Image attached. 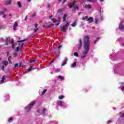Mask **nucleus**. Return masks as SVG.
<instances>
[{
    "instance_id": "1",
    "label": "nucleus",
    "mask_w": 124,
    "mask_h": 124,
    "mask_svg": "<svg viewBox=\"0 0 124 124\" xmlns=\"http://www.w3.org/2000/svg\"><path fill=\"white\" fill-rule=\"evenodd\" d=\"M83 49L81 55V59L82 60L85 59L87 57L89 52H90V37L88 36L84 37V40L83 41Z\"/></svg>"
},
{
    "instance_id": "2",
    "label": "nucleus",
    "mask_w": 124,
    "mask_h": 124,
    "mask_svg": "<svg viewBox=\"0 0 124 124\" xmlns=\"http://www.w3.org/2000/svg\"><path fill=\"white\" fill-rule=\"evenodd\" d=\"M24 41H25V40L17 41L16 44H17L18 46L16 48L15 50L16 52L22 51V48H23V46H24Z\"/></svg>"
},
{
    "instance_id": "3",
    "label": "nucleus",
    "mask_w": 124,
    "mask_h": 124,
    "mask_svg": "<svg viewBox=\"0 0 124 124\" xmlns=\"http://www.w3.org/2000/svg\"><path fill=\"white\" fill-rule=\"evenodd\" d=\"M102 20H103V16H102V14H100L95 18V24H98V23L101 22Z\"/></svg>"
},
{
    "instance_id": "4",
    "label": "nucleus",
    "mask_w": 124,
    "mask_h": 124,
    "mask_svg": "<svg viewBox=\"0 0 124 124\" xmlns=\"http://www.w3.org/2000/svg\"><path fill=\"white\" fill-rule=\"evenodd\" d=\"M57 104L58 106H62L63 108H67V105L65 102H63L62 101L58 100L57 102Z\"/></svg>"
},
{
    "instance_id": "5",
    "label": "nucleus",
    "mask_w": 124,
    "mask_h": 124,
    "mask_svg": "<svg viewBox=\"0 0 124 124\" xmlns=\"http://www.w3.org/2000/svg\"><path fill=\"white\" fill-rule=\"evenodd\" d=\"M35 104V103L34 102L31 103L28 106L25 108V110L26 111V112H30V111H31V109L32 108V106H33V105Z\"/></svg>"
},
{
    "instance_id": "6",
    "label": "nucleus",
    "mask_w": 124,
    "mask_h": 124,
    "mask_svg": "<svg viewBox=\"0 0 124 124\" xmlns=\"http://www.w3.org/2000/svg\"><path fill=\"white\" fill-rule=\"evenodd\" d=\"M119 29L122 31H124V21L123 19L121 20L119 25Z\"/></svg>"
},
{
    "instance_id": "7",
    "label": "nucleus",
    "mask_w": 124,
    "mask_h": 124,
    "mask_svg": "<svg viewBox=\"0 0 124 124\" xmlns=\"http://www.w3.org/2000/svg\"><path fill=\"white\" fill-rule=\"evenodd\" d=\"M75 1H74L73 3H70L69 4L68 6L69 8H72V7L74 8V9H77V10H79V7L77 6H75Z\"/></svg>"
},
{
    "instance_id": "8",
    "label": "nucleus",
    "mask_w": 124,
    "mask_h": 124,
    "mask_svg": "<svg viewBox=\"0 0 124 124\" xmlns=\"http://www.w3.org/2000/svg\"><path fill=\"white\" fill-rule=\"evenodd\" d=\"M46 110L47 109H46V108H43L42 109H38L37 110V112L38 113H40L41 115H43V116H45Z\"/></svg>"
},
{
    "instance_id": "9",
    "label": "nucleus",
    "mask_w": 124,
    "mask_h": 124,
    "mask_svg": "<svg viewBox=\"0 0 124 124\" xmlns=\"http://www.w3.org/2000/svg\"><path fill=\"white\" fill-rule=\"evenodd\" d=\"M69 26V22H67L64 26L61 27V31H63L64 32L66 31V27H68Z\"/></svg>"
},
{
    "instance_id": "10",
    "label": "nucleus",
    "mask_w": 124,
    "mask_h": 124,
    "mask_svg": "<svg viewBox=\"0 0 124 124\" xmlns=\"http://www.w3.org/2000/svg\"><path fill=\"white\" fill-rule=\"evenodd\" d=\"M2 63L3 65L1 66V69L3 71L4 70V66H7L8 65V62L4 61L2 62Z\"/></svg>"
},
{
    "instance_id": "11",
    "label": "nucleus",
    "mask_w": 124,
    "mask_h": 124,
    "mask_svg": "<svg viewBox=\"0 0 124 124\" xmlns=\"http://www.w3.org/2000/svg\"><path fill=\"white\" fill-rule=\"evenodd\" d=\"M12 3V0H8L5 2L4 3V5H5L6 6L7 5H10Z\"/></svg>"
},
{
    "instance_id": "12",
    "label": "nucleus",
    "mask_w": 124,
    "mask_h": 124,
    "mask_svg": "<svg viewBox=\"0 0 124 124\" xmlns=\"http://www.w3.org/2000/svg\"><path fill=\"white\" fill-rule=\"evenodd\" d=\"M17 27H18V22L16 21L15 22L13 25V30L14 31H16Z\"/></svg>"
},
{
    "instance_id": "13",
    "label": "nucleus",
    "mask_w": 124,
    "mask_h": 124,
    "mask_svg": "<svg viewBox=\"0 0 124 124\" xmlns=\"http://www.w3.org/2000/svg\"><path fill=\"white\" fill-rule=\"evenodd\" d=\"M87 21L88 22H89V23H92V22L93 21V17H90L89 18L88 17L87 19Z\"/></svg>"
},
{
    "instance_id": "14",
    "label": "nucleus",
    "mask_w": 124,
    "mask_h": 124,
    "mask_svg": "<svg viewBox=\"0 0 124 124\" xmlns=\"http://www.w3.org/2000/svg\"><path fill=\"white\" fill-rule=\"evenodd\" d=\"M82 47V40L81 39H79V43L78 45V50H80V49H81V48Z\"/></svg>"
},
{
    "instance_id": "15",
    "label": "nucleus",
    "mask_w": 124,
    "mask_h": 124,
    "mask_svg": "<svg viewBox=\"0 0 124 124\" xmlns=\"http://www.w3.org/2000/svg\"><path fill=\"white\" fill-rule=\"evenodd\" d=\"M17 67V68H20V67H21V63H20L19 65L18 63H16L15 65V66L14 67V69L16 68Z\"/></svg>"
},
{
    "instance_id": "16",
    "label": "nucleus",
    "mask_w": 124,
    "mask_h": 124,
    "mask_svg": "<svg viewBox=\"0 0 124 124\" xmlns=\"http://www.w3.org/2000/svg\"><path fill=\"white\" fill-rule=\"evenodd\" d=\"M17 6H18L19 8H22V2H21V1H18Z\"/></svg>"
},
{
    "instance_id": "17",
    "label": "nucleus",
    "mask_w": 124,
    "mask_h": 124,
    "mask_svg": "<svg viewBox=\"0 0 124 124\" xmlns=\"http://www.w3.org/2000/svg\"><path fill=\"white\" fill-rule=\"evenodd\" d=\"M85 8H87V9H91V8H92V6H91L90 4H87L85 5Z\"/></svg>"
},
{
    "instance_id": "18",
    "label": "nucleus",
    "mask_w": 124,
    "mask_h": 124,
    "mask_svg": "<svg viewBox=\"0 0 124 124\" xmlns=\"http://www.w3.org/2000/svg\"><path fill=\"white\" fill-rule=\"evenodd\" d=\"M76 64H77V62H75L71 64V67L72 68L73 67H75L76 66Z\"/></svg>"
},
{
    "instance_id": "19",
    "label": "nucleus",
    "mask_w": 124,
    "mask_h": 124,
    "mask_svg": "<svg viewBox=\"0 0 124 124\" xmlns=\"http://www.w3.org/2000/svg\"><path fill=\"white\" fill-rule=\"evenodd\" d=\"M52 17H53L52 16H49L50 19H51L53 23H56V22H57V20L55 18H52Z\"/></svg>"
},
{
    "instance_id": "20",
    "label": "nucleus",
    "mask_w": 124,
    "mask_h": 124,
    "mask_svg": "<svg viewBox=\"0 0 124 124\" xmlns=\"http://www.w3.org/2000/svg\"><path fill=\"white\" fill-rule=\"evenodd\" d=\"M66 17H67V15L66 14H64L63 16V21L65 22V21L66 20Z\"/></svg>"
},
{
    "instance_id": "21",
    "label": "nucleus",
    "mask_w": 124,
    "mask_h": 124,
    "mask_svg": "<svg viewBox=\"0 0 124 124\" xmlns=\"http://www.w3.org/2000/svg\"><path fill=\"white\" fill-rule=\"evenodd\" d=\"M88 18H89V16H83L82 18V20H83V21L85 20H87Z\"/></svg>"
},
{
    "instance_id": "22",
    "label": "nucleus",
    "mask_w": 124,
    "mask_h": 124,
    "mask_svg": "<svg viewBox=\"0 0 124 124\" xmlns=\"http://www.w3.org/2000/svg\"><path fill=\"white\" fill-rule=\"evenodd\" d=\"M13 121V118L11 117L8 120V123H12Z\"/></svg>"
},
{
    "instance_id": "23",
    "label": "nucleus",
    "mask_w": 124,
    "mask_h": 124,
    "mask_svg": "<svg viewBox=\"0 0 124 124\" xmlns=\"http://www.w3.org/2000/svg\"><path fill=\"white\" fill-rule=\"evenodd\" d=\"M118 70H119V66H117L116 68L114 69V73H117V71H118Z\"/></svg>"
},
{
    "instance_id": "24",
    "label": "nucleus",
    "mask_w": 124,
    "mask_h": 124,
    "mask_svg": "<svg viewBox=\"0 0 124 124\" xmlns=\"http://www.w3.org/2000/svg\"><path fill=\"white\" fill-rule=\"evenodd\" d=\"M58 78H59V79H61V80H64V77H63L62 76H59L58 77Z\"/></svg>"
},
{
    "instance_id": "25",
    "label": "nucleus",
    "mask_w": 124,
    "mask_h": 124,
    "mask_svg": "<svg viewBox=\"0 0 124 124\" xmlns=\"http://www.w3.org/2000/svg\"><path fill=\"white\" fill-rule=\"evenodd\" d=\"M88 1H90V2H93V3L94 2H96L97 1V0H87Z\"/></svg>"
},
{
    "instance_id": "26",
    "label": "nucleus",
    "mask_w": 124,
    "mask_h": 124,
    "mask_svg": "<svg viewBox=\"0 0 124 124\" xmlns=\"http://www.w3.org/2000/svg\"><path fill=\"white\" fill-rule=\"evenodd\" d=\"M14 41H12V47L13 49H15V45L13 44Z\"/></svg>"
},
{
    "instance_id": "27",
    "label": "nucleus",
    "mask_w": 124,
    "mask_h": 124,
    "mask_svg": "<svg viewBox=\"0 0 124 124\" xmlns=\"http://www.w3.org/2000/svg\"><path fill=\"white\" fill-rule=\"evenodd\" d=\"M64 97V95H60L58 97L59 99H63V98Z\"/></svg>"
},
{
    "instance_id": "28",
    "label": "nucleus",
    "mask_w": 124,
    "mask_h": 124,
    "mask_svg": "<svg viewBox=\"0 0 124 124\" xmlns=\"http://www.w3.org/2000/svg\"><path fill=\"white\" fill-rule=\"evenodd\" d=\"M32 69H32V67H31L30 68H29L28 69L27 71H28V72H30L31 71V70H32Z\"/></svg>"
},
{
    "instance_id": "29",
    "label": "nucleus",
    "mask_w": 124,
    "mask_h": 124,
    "mask_svg": "<svg viewBox=\"0 0 124 124\" xmlns=\"http://www.w3.org/2000/svg\"><path fill=\"white\" fill-rule=\"evenodd\" d=\"M74 56H75V57H78L79 54L77 52H75L74 53Z\"/></svg>"
},
{
    "instance_id": "30",
    "label": "nucleus",
    "mask_w": 124,
    "mask_h": 124,
    "mask_svg": "<svg viewBox=\"0 0 124 124\" xmlns=\"http://www.w3.org/2000/svg\"><path fill=\"white\" fill-rule=\"evenodd\" d=\"M62 9H59L58 10V13H62Z\"/></svg>"
},
{
    "instance_id": "31",
    "label": "nucleus",
    "mask_w": 124,
    "mask_h": 124,
    "mask_svg": "<svg viewBox=\"0 0 124 124\" xmlns=\"http://www.w3.org/2000/svg\"><path fill=\"white\" fill-rule=\"evenodd\" d=\"M47 92V89H44V91L42 92V94H45V93Z\"/></svg>"
},
{
    "instance_id": "32",
    "label": "nucleus",
    "mask_w": 124,
    "mask_h": 124,
    "mask_svg": "<svg viewBox=\"0 0 124 124\" xmlns=\"http://www.w3.org/2000/svg\"><path fill=\"white\" fill-rule=\"evenodd\" d=\"M63 62H65L66 63L67 62V58H65Z\"/></svg>"
},
{
    "instance_id": "33",
    "label": "nucleus",
    "mask_w": 124,
    "mask_h": 124,
    "mask_svg": "<svg viewBox=\"0 0 124 124\" xmlns=\"http://www.w3.org/2000/svg\"><path fill=\"white\" fill-rule=\"evenodd\" d=\"M71 26H72V27H76V22H75V23H73V24L71 25Z\"/></svg>"
},
{
    "instance_id": "34",
    "label": "nucleus",
    "mask_w": 124,
    "mask_h": 124,
    "mask_svg": "<svg viewBox=\"0 0 124 124\" xmlns=\"http://www.w3.org/2000/svg\"><path fill=\"white\" fill-rule=\"evenodd\" d=\"M4 80H5V78H4V76H3L2 78V80L1 81V83H2V82H3V81H4Z\"/></svg>"
},
{
    "instance_id": "35",
    "label": "nucleus",
    "mask_w": 124,
    "mask_h": 124,
    "mask_svg": "<svg viewBox=\"0 0 124 124\" xmlns=\"http://www.w3.org/2000/svg\"><path fill=\"white\" fill-rule=\"evenodd\" d=\"M121 90L122 91V92H124V86H122L121 87Z\"/></svg>"
},
{
    "instance_id": "36",
    "label": "nucleus",
    "mask_w": 124,
    "mask_h": 124,
    "mask_svg": "<svg viewBox=\"0 0 124 124\" xmlns=\"http://www.w3.org/2000/svg\"><path fill=\"white\" fill-rule=\"evenodd\" d=\"M98 39H99V38H97L96 40L94 42V44H95L96 43V42L98 41Z\"/></svg>"
},
{
    "instance_id": "37",
    "label": "nucleus",
    "mask_w": 124,
    "mask_h": 124,
    "mask_svg": "<svg viewBox=\"0 0 124 124\" xmlns=\"http://www.w3.org/2000/svg\"><path fill=\"white\" fill-rule=\"evenodd\" d=\"M124 116V112L120 115V118H123Z\"/></svg>"
},
{
    "instance_id": "38",
    "label": "nucleus",
    "mask_w": 124,
    "mask_h": 124,
    "mask_svg": "<svg viewBox=\"0 0 124 124\" xmlns=\"http://www.w3.org/2000/svg\"><path fill=\"white\" fill-rule=\"evenodd\" d=\"M2 14H4V12L3 11H0V15H2Z\"/></svg>"
},
{
    "instance_id": "39",
    "label": "nucleus",
    "mask_w": 124,
    "mask_h": 124,
    "mask_svg": "<svg viewBox=\"0 0 124 124\" xmlns=\"http://www.w3.org/2000/svg\"><path fill=\"white\" fill-rule=\"evenodd\" d=\"M6 11H7V9H6V8L4 9L3 10V12H4V13H5V12H6Z\"/></svg>"
},
{
    "instance_id": "40",
    "label": "nucleus",
    "mask_w": 124,
    "mask_h": 124,
    "mask_svg": "<svg viewBox=\"0 0 124 124\" xmlns=\"http://www.w3.org/2000/svg\"><path fill=\"white\" fill-rule=\"evenodd\" d=\"M65 64H66V62H62V66H64Z\"/></svg>"
},
{
    "instance_id": "41",
    "label": "nucleus",
    "mask_w": 124,
    "mask_h": 124,
    "mask_svg": "<svg viewBox=\"0 0 124 124\" xmlns=\"http://www.w3.org/2000/svg\"><path fill=\"white\" fill-rule=\"evenodd\" d=\"M35 62V60H31L30 61V63H32V62Z\"/></svg>"
},
{
    "instance_id": "42",
    "label": "nucleus",
    "mask_w": 124,
    "mask_h": 124,
    "mask_svg": "<svg viewBox=\"0 0 124 124\" xmlns=\"http://www.w3.org/2000/svg\"><path fill=\"white\" fill-rule=\"evenodd\" d=\"M47 8H48V9H50V8H51V5L49 4H47Z\"/></svg>"
},
{
    "instance_id": "43",
    "label": "nucleus",
    "mask_w": 124,
    "mask_h": 124,
    "mask_svg": "<svg viewBox=\"0 0 124 124\" xmlns=\"http://www.w3.org/2000/svg\"><path fill=\"white\" fill-rule=\"evenodd\" d=\"M56 71L57 72H60V71H61V69H56Z\"/></svg>"
},
{
    "instance_id": "44",
    "label": "nucleus",
    "mask_w": 124,
    "mask_h": 124,
    "mask_svg": "<svg viewBox=\"0 0 124 124\" xmlns=\"http://www.w3.org/2000/svg\"><path fill=\"white\" fill-rule=\"evenodd\" d=\"M17 55H18V53H17L16 52L14 53V56L15 57H17Z\"/></svg>"
},
{
    "instance_id": "45",
    "label": "nucleus",
    "mask_w": 124,
    "mask_h": 124,
    "mask_svg": "<svg viewBox=\"0 0 124 124\" xmlns=\"http://www.w3.org/2000/svg\"><path fill=\"white\" fill-rule=\"evenodd\" d=\"M108 124H111V123H112V121L111 120L108 121L107 122Z\"/></svg>"
},
{
    "instance_id": "46",
    "label": "nucleus",
    "mask_w": 124,
    "mask_h": 124,
    "mask_svg": "<svg viewBox=\"0 0 124 124\" xmlns=\"http://www.w3.org/2000/svg\"><path fill=\"white\" fill-rule=\"evenodd\" d=\"M38 31V28H37L36 29L34 30V32H36V31Z\"/></svg>"
},
{
    "instance_id": "47",
    "label": "nucleus",
    "mask_w": 124,
    "mask_h": 124,
    "mask_svg": "<svg viewBox=\"0 0 124 124\" xmlns=\"http://www.w3.org/2000/svg\"><path fill=\"white\" fill-rule=\"evenodd\" d=\"M37 26H38L37 24H36V23L35 24L34 27H35V28H37Z\"/></svg>"
},
{
    "instance_id": "48",
    "label": "nucleus",
    "mask_w": 124,
    "mask_h": 124,
    "mask_svg": "<svg viewBox=\"0 0 124 124\" xmlns=\"http://www.w3.org/2000/svg\"><path fill=\"white\" fill-rule=\"evenodd\" d=\"M62 46H58V49H61V48H62Z\"/></svg>"
},
{
    "instance_id": "49",
    "label": "nucleus",
    "mask_w": 124,
    "mask_h": 124,
    "mask_svg": "<svg viewBox=\"0 0 124 124\" xmlns=\"http://www.w3.org/2000/svg\"><path fill=\"white\" fill-rule=\"evenodd\" d=\"M11 59V56H10V57L8 58V61H10Z\"/></svg>"
},
{
    "instance_id": "50",
    "label": "nucleus",
    "mask_w": 124,
    "mask_h": 124,
    "mask_svg": "<svg viewBox=\"0 0 124 124\" xmlns=\"http://www.w3.org/2000/svg\"><path fill=\"white\" fill-rule=\"evenodd\" d=\"M65 2H66V0H64L62 1V3H65Z\"/></svg>"
},
{
    "instance_id": "51",
    "label": "nucleus",
    "mask_w": 124,
    "mask_h": 124,
    "mask_svg": "<svg viewBox=\"0 0 124 124\" xmlns=\"http://www.w3.org/2000/svg\"><path fill=\"white\" fill-rule=\"evenodd\" d=\"M35 15H36V13H34L32 15L33 17H34V16H35Z\"/></svg>"
},
{
    "instance_id": "52",
    "label": "nucleus",
    "mask_w": 124,
    "mask_h": 124,
    "mask_svg": "<svg viewBox=\"0 0 124 124\" xmlns=\"http://www.w3.org/2000/svg\"><path fill=\"white\" fill-rule=\"evenodd\" d=\"M8 62H9V63H12L11 60H9Z\"/></svg>"
},
{
    "instance_id": "53",
    "label": "nucleus",
    "mask_w": 124,
    "mask_h": 124,
    "mask_svg": "<svg viewBox=\"0 0 124 124\" xmlns=\"http://www.w3.org/2000/svg\"><path fill=\"white\" fill-rule=\"evenodd\" d=\"M7 99H9V95H7Z\"/></svg>"
},
{
    "instance_id": "54",
    "label": "nucleus",
    "mask_w": 124,
    "mask_h": 124,
    "mask_svg": "<svg viewBox=\"0 0 124 124\" xmlns=\"http://www.w3.org/2000/svg\"><path fill=\"white\" fill-rule=\"evenodd\" d=\"M27 19H28V17L26 16L25 18V21L27 20Z\"/></svg>"
},
{
    "instance_id": "55",
    "label": "nucleus",
    "mask_w": 124,
    "mask_h": 124,
    "mask_svg": "<svg viewBox=\"0 0 124 124\" xmlns=\"http://www.w3.org/2000/svg\"><path fill=\"white\" fill-rule=\"evenodd\" d=\"M100 1L101 2H103V1H104V0H100Z\"/></svg>"
},
{
    "instance_id": "56",
    "label": "nucleus",
    "mask_w": 124,
    "mask_h": 124,
    "mask_svg": "<svg viewBox=\"0 0 124 124\" xmlns=\"http://www.w3.org/2000/svg\"><path fill=\"white\" fill-rule=\"evenodd\" d=\"M59 25H60V23H57L55 24V25H56V26H59Z\"/></svg>"
},
{
    "instance_id": "57",
    "label": "nucleus",
    "mask_w": 124,
    "mask_h": 124,
    "mask_svg": "<svg viewBox=\"0 0 124 124\" xmlns=\"http://www.w3.org/2000/svg\"><path fill=\"white\" fill-rule=\"evenodd\" d=\"M5 17H6V15H3V18H5Z\"/></svg>"
},
{
    "instance_id": "58",
    "label": "nucleus",
    "mask_w": 124,
    "mask_h": 124,
    "mask_svg": "<svg viewBox=\"0 0 124 124\" xmlns=\"http://www.w3.org/2000/svg\"><path fill=\"white\" fill-rule=\"evenodd\" d=\"M28 2H31V0H28Z\"/></svg>"
},
{
    "instance_id": "59",
    "label": "nucleus",
    "mask_w": 124,
    "mask_h": 124,
    "mask_svg": "<svg viewBox=\"0 0 124 124\" xmlns=\"http://www.w3.org/2000/svg\"><path fill=\"white\" fill-rule=\"evenodd\" d=\"M58 0V1H59L60 2H61V1H62V0Z\"/></svg>"
},
{
    "instance_id": "60",
    "label": "nucleus",
    "mask_w": 124,
    "mask_h": 124,
    "mask_svg": "<svg viewBox=\"0 0 124 124\" xmlns=\"http://www.w3.org/2000/svg\"><path fill=\"white\" fill-rule=\"evenodd\" d=\"M122 46H124V43H122Z\"/></svg>"
},
{
    "instance_id": "61",
    "label": "nucleus",
    "mask_w": 124,
    "mask_h": 124,
    "mask_svg": "<svg viewBox=\"0 0 124 124\" xmlns=\"http://www.w3.org/2000/svg\"><path fill=\"white\" fill-rule=\"evenodd\" d=\"M80 14H81V12L78 13V15H80Z\"/></svg>"
},
{
    "instance_id": "62",
    "label": "nucleus",
    "mask_w": 124,
    "mask_h": 124,
    "mask_svg": "<svg viewBox=\"0 0 124 124\" xmlns=\"http://www.w3.org/2000/svg\"><path fill=\"white\" fill-rule=\"evenodd\" d=\"M0 30H1V26H0Z\"/></svg>"
},
{
    "instance_id": "63",
    "label": "nucleus",
    "mask_w": 124,
    "mask_h": 124,
    "mask_svg": "<svg viewBox=\"0 0 124 124\" xmlns=\"http://www.w3.org/2000/svg\"><path fill=\"white\" fill-rule=\"evenodd\" d=\"M70 30H71V28L69 29V31H70Z\"/></svg>"
},
{
    "instance_id": "64",
    "label": "nucleus",
    "mask_w": 124,
    "mask_h": 124,
    "mask_svg": "<svg viewBox=\"0 0 124 124\" xmlns=\"http://www.w3.org/2000/svg\"><path fill=\"white\" fill-rule=\"evenodd\" d=\"M119 40H120L119 39H117V41H119Z\"/></svg>"
}]
</instances>
